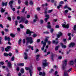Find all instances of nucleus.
<instances>
[{"label": "nucleus", "mask_w": 76, "mask_h": 76, "mask_svg": "<svg viewBox=\"0 0 76 76\" xmlns=\"http://www.w3.org/2000/svg\"><path fill=\"white\" fill-rule=\"evenodd\" d=\"M62 6V5H59L57 7L58 8V9H60V7H61Z\"/></svg>", "instance_id": "nucleus-43"}, {"label": "nucleus", "mask_w": 76, "mask_h": 76, "mask_svg": "<svg viewBox=\"0 0 76 76\" xmlns=\"http://www.w3.org/2000/svg\"><path fill=\"white\" fill-rule=\"evenodd\" d=\"M15 59L14 58V57H12L11 58L12 61H14Z\"/></svg>", "instance_id": "nucleus-56"}, {"label": "nucleus", "mask_w": 76, "mask_h": 76, "mask_svg": "<svg viewBox=\"0 0 76 76\" xmlns=\"http://www.w3.org/2000/svg\"><path fill=\"white\" fill-rule=\"evenodd\" d=\"M37 36V34H34L33 35V38H35V37H36Z\"/></svg>", "instance_id": "nucleus-34"}, {"label": "nucleus", "mask_w": 76, "mask_h": 76, "mask_svg": "<svg viewBox=\"0 0 76 76\" xmlns=\"http://www.w3.org/2000/svg\"><path fill=\"white\" fill-rule=\"evenodd\" d=\"M18 3L19 4H20V3H21V1L20 0H18Z\"/></svg>", "instance_id": "nucleus-58"}, {"label": "nucleus", "mask_w": 76, "mask_h": 76, "mask_svg": "<svg viewBox=\"0 0 76 76\" xmlns=\"http://www.w3.org/2000/svg\"><path fill=\"white\" fill-rule=\"evenodd\" d=\"M47 28L48 29H51V26L50 25V23H48V26H47Z\"/></svg>", "instance_id": "nucleus-14"}, {"label": "nucleus", "mask_w": 76, "mask_h": 76, "mask_svg": "<svg viewBox=\"0 0 76 76\" xmlns=\"http://www.w3.org/2000/svg\"><path fill=\"white\" fill-rule=\"evenodd\" d=\"M5 62H8L7 66L10 69H12V64H11L10 61L8 62V60L5 61Z\"/></svg>", "instance_id": "nucleus-3"}, {"label": "nucleus", "mask_w": 76, "mask_h": 76, "mask_svg": "<svg viewBox=\"0 0 76 76\" xmlns=\"http://www.w3.org/2000/svg\"><path fill=\"white\" fill-rule=\"evenodd\" d=\"M25 69L26 70H29L30 76H32V73H33V72L32 71V66H30L29 67H26Z\"/></svg>", "instance_id": "nucleus-1"}, {"label": "nucleus", "mask_w": 76, "mask_h": 76, "mask_svg": "<svg viewBox=\"0 0 76 76\" xmlns=\"http://www.w3.org/2000/svg\"><path fill=\"white\" fill-rule=\"evenodd\" d=\"M37 10L38 11H39L40 10V8L39 7H37Z\"/></svg>", "instance_id": "nucleus-62"}, {"label": "nucleus", "mask_w": 76, "mask_h": 76, "mask_svg": "<svg viewBox=\"0 0 76 76\" xmlns=\"http://www.w3.org/2000/svg\"><path fill=\"white\" fill-rule=\"evenodd\" d=\"M53 31H54V30L53 29H52L50 30L51 33H53Z\"/></svg>", "instance_id": "nucleus-57"}, {"label": "nucleus", "mask_w": 76, "mask_h": 76, "mask_svg": "<svg viewBox=\"0 0 76 76\" xmlns=\"http://www.w3.org/2000/svg\"><path fill=\"white\" fill-rule=\"evenodd\" d=\"M26 40L27 41V45L28 44V43L29 42L30 44H32L33 43V40H32V39L31 38H27L26 39Z\"/></svg>", "instance_id": "nucleus-4"}, {"label": "nucleus", "mask_w": 76, "mask_h": 76, "mask_svg": "<svg viewBox=\"0 0 76 76\" xmlns=\"http://www.w3.org/2000/svg\"><path fill=\"white\" fill-rule=\"evenodd\" d=\"M62 26L63 27V28H69V24L66 25L64 24H63L62 25Z\"/></svg>", "instance_id": "nucleus-13"}, {"label": "nucleus", "mask_w": 76, "mask_h": 76, "mask_svg": "<svg viewBox=\"0 0 76 76\" xmlns=\"http://www.w3.org/2000/svg\"><path fill=\"white\" fill-rule=\"evenodd\" d=\"M37 70H38V71H39H39H40L41 70V67H37Z\"/></svg>", "instance_id": "nucleus-40"}, {"label": "nucleus", "mask_w": 76, "mask_h": 76, "mask_svg": "<svg viewBox=\"0 0 76 76\" xmlns=\"http://www.w3.org/2000/svg\"><path fill=\"white\" fill-rule=\"evenodd\" d=\"M23 22H24V23L25 24H28V20H25Z\"/></svg>", "instance_id": "nucleus-24"}, {"label": "nucleus", "mask_w": 76, "mask_h": 76, "mask_svg": "<svg viewBox=\"0 0 76 76\" xmlns=\"http://www.w3.org/2000/svg\"><path fill=\"white\" fill-rule=\"evenodd\" d=\"M68 73L66 72H64V76H69Z\"/></svg>", "instance_id": "nucleus-19"}, {"label": "nucleus", "mask_w": 76, "mask_h": 76, "mask_svg": "<svg viewBox=\"0 0 76 76\" xmlns=\"http://www.w3.org/2000/svg\"><path fill=\"white\" fill-rule=\"evenodd\" d=\"M47 43L48 45H50V44H51V42L50 41H48Z\"/></svg>", "instance_id": "nucleus-44"}, {"label": "nucleus", "mask_w": 76, "mask_h": 76, "mask_svg": "<svg viewBox=\"0 0 76 76\" xmlns=\"http://www.w3.org/2000/svg\"><path fill=\"white\" fill-rule=\"evenodd\" d=\"M12 53H9V54H8V56H10H10H12Z\"/></svg>", "instance_id": "nucleus-50"}, {"label": "nucleus", "mask_w": 76, "mask_h": 76, "mask_svg": "<svg viewBox=\"0 0 76 76\" xmlns=\"http://www.w3.org/2000/svg\"><path fill=\"white\" fill-rule=\"evenodd\" d=\"M61 45L62 48H66V46L65 45H63V43H61Z\"/></svg>", "instance_id": "nucleus-21"}, {"label": "nucleus", "mask_w": 76, "mask_h": 76, "mask_svg": "<svg viewBox=\"0 0 76 76\" xmlns=\"http://www.w3.org/2000/svg\"><path fill=\"white\" fill-rule=\"evenodd\" d=\"M0 27L1 28H3V26L1 24H0Z\"/></svg>", "instance_id": "nucleus-59"}, {"label": "nucleus", "mask_w": 76, "mask_h": 76, "mask_svg": "<svg viewBox=\"0 0 76 76\" xmlns=\"http://www.w3.org/2000/svg\"><path fill=\"white\" fill-rule=\"evenodd\" d=\"M20 72L22 73H24V69L22 68L21 69Z\"/></svg>", "instance_id": "nucleus-32"}, {"label": "nucleus", "mask_w": 76, "mask_h": 76, "mask_svg": "<svg viewBox=\"0 0 76 76\" xmlns=\"http://www.w3.org/2000/svg\"><path fill=\"white\" fill-rule=\"evenodd\" d=\"M7 19H8L9 20H11V18L10 17H8L7 18Z\"/></svg>", "instance_id": "nucleus-45"}, {"label": "nucleus", "mask_w": 76, "mask_h": 76, "mask_svg": "<svg viewBox=\"0 0 76 76\" xmlns=\"http://www.w3.org/2000/svg\"><path fill=\"white\" fill-rule=\"evenodd\" d=\"M43 34H49V33L48 31H45L43 32Z\"/></svg>", "instance_id": "nucleus-39"}, {"label": "nucleus", "mask_w": 76, "mask_h": 76, "mask_svg": "<svg viewBox=\"0 0 76 76\" xmlns=\"http://www.w3.org/2000/svg\"><path fill=\"white\" fill-rule=\"evenodd\" d=\"M4 56H8V54L7 53H4Z\"/></svg>", "instance_id": "nucleus-47"}, {"label": "nucleus", "mask_w": 76, "mask_h": 76, "mask_svg": "<svg viewBox=\"0 0 76 76\" xmlns=\"http://www.w3.org/2000/svg\"><path fill=\"white\" fill-rule=\"evenodd\" d=\"M25 19H26V18L22 17L21 18V20L19 21V23H21L22 22H24V20H25Z\"/></svg>", "instance_id": "nucleus-8"}, {"label": "nucleus", "mask_w": 76, "mask_h": 76, "mask_svg": "<svg viewBox=\"0 0 76 76\" xmlns=\"http://www.w3.org/2000/svg\"><path fill=\"white\" fill-rule=\"evenodd\" d=\"M28 48H31V50H34L33 49V48H34V47H33V46H32L31 47V46L30 45H29L28 46Z\"/></svg>", "instance_id": "nucleus-27"}, {"label": "nucleus", "mask_w": 76, "mask_h": 76, "mask_svg": "<svg viewBox=\"0 0 76 76\" xmlns=\"http://www.w3.org/2000/svg\"><path fill=\"white\" fill-rule=\"evenodd\" d=\"M0 64H1V65H3V64H4V63L3 62H0Z\"/></svg>", "instance_id": "nucleus-54"}, {"label": "nucleus", "mask_w": 76, "mask_h": 76, "mask_svg": "<svg viewBox=\"0 0 76 76\" xmlns=\"http://www.w3.org/2000/svg\"><path fill=\"white\" fill-rule=\"evenodd\" d=\"M52 72H54V70L51 69L50 71H49V73H51Z\"/></svg>", "instance_id": "nucleus-35"}, {"label": "nucleus", "mask_w": 76, "mask_h": 76, "mask_svg": "<svg viewBox=\"0 0 76 76\" xmlns=\"http://www.w3.org/2000/svg\"><path fill=\"white\" fill-rule=\"evenodd\" d=\"M10 48L11 47L10 46H8L7 48H5V50L6 51H8Z\"/></svg>", "instance_id": "nucleus-15"}, {"label": "nucleus", "mask_w": 76, "mask_h": 76, "mask_svg": "<svg viewBox=\"0 0 76 76\" xmlns=\"http://www.w3.org/2000/svg\"><path fill=\"white\" fill-rule=\"evenodd\" d=\"M29 4H30V5H32L33 4V2H32V1H30Z\"/></svg>", "instance_id": "nucleus-49"}, {"label": "nucleus", "mask_w": 76, "mask_h": 76, "mask_svg": "<svg viewBox=\"0 0 76 76\" xmlns=\"http://www.w3.org/2000/svg\"><path fill=\"white\" fill-rule=\"evenodd\" d=\"M63 3H64V2L63 1H61V2H60V4H63Z\"/></svg>", "instance_id": "nucleus-60"}, {"label": "nucleus", "mask_w": 76, "mask_h": 76, "mask_svg": "<svg viewBox=\"0 0 76 76\" xmlns=\"http://www.w3.org/2000/svg\"><path fill=\"white\" fill-rule=\"evenodd\" d=\"M64 12V13H67V12H68V10H65Z\"/></svg>", "instance_id": "nucleus-51"}, {"label": "nucleus", "mask_w": 76, "mask_h": 76, "mask_svg": "<svg viewBox=\"0 0 76 76\" xmlns=\"http://www.w3.org/2000/svg\"><path fill=\"white\" fill-rule=\"evenodd\" d=\"M63 35V34L61 32H58V34L57 35V38H59L60 37H61V36H62Z\"/></svg>", "instance_id": "nucleus-10"}, {"label": "nucleus", "mask_w": 76, "mask_h": 76, "mask_svg": "<svg viewBox=\"0 0 76 76\" xmlns=\"http://www.w3.org/2000/svg\"><path fill=\"white\" fill-rule=\"evenodd\" d=\"M34 18L35 19H36V20L38 19V17H37V15H36L35 16H34Z\"/></svg>", "instance_id": "nucleus-48"}, {"label": "nucleus", "mask_w": 76, "mask_h": 76, "mask_svg": "<svg viewBox=\"0 0 76 76\" xmlns=\"http://www.w3.org/2000/svg\"><path fill=\"white\" fill-rule=\"evenodd\" d=\"M25 7H24L23 9L22 10V13H23V12H25Z\"/></svg>", "instance_id": "nucleus-46"}, {"label": "nucleus", "mask_w": 76, "mask_h": 76, "mask_svg": "<svg viewBox=\"0 0 76 76\" xmlns=\"http://www.w3.org/2000/svg\"><path fill=\"white\" fill-rule=\"evenodd\" d=\"M39 75L40 76L42 75V76H45V72H40L39 73Z\"/></svg>", "instance_id": "nucleus-7"}, {"label": "nucleus", "mask_w": 76, "mask_h": 76, "mask_svg": "<svg viewBox=\"0 0 76 76\" xmlns=\"http://www.w3.org/2000/svg\"><path fill=\"white\" fill-rule=\"evenodd\" d=\"M33 33V32L31 31H29V30L28 29L27 30V31H26V34H29L28 36H30L31 35V34Z\"/></svg>", "instance_id": "nucleus-6"}, {"label": "nucleus", "mask_w": 76, "mask_h": 76, "mask_svg": "<svg viewBox=\"0 0 76 76\" xmlns=\"http://www.w3.org/2000/svg\"><path fill=\"white\" fill-rule=\"evenodd\" d=\"M44 41H45V42H44V41H43V42H45L46 44V43H47V42H48V39H45L44 40Z\"/></svg>", "instance_id": "nucleus-31"}, {"label": "nucleus", "mask_w": 76, "mask_h": 76, "mask_svg": "<svg viewBox=\"0 0 76 76\" xmlns=\"http://www.w3.org/2000/svg\"><path fill=\"white\" fill-rule=\"evenodd\" d=\"M53 43L54 44H57L58 43V41H56L55 40H53Z\"/></svg>", "instance_id": "nucleus-23"}, {"label": "nucleus", "mask_w": 76, "mask_h": 76, "mask_svg": "<svg viewBox=\"0 0 76 76\" xmlns=\"http://www.w3.org/2000/svg\"><path fill=\"white\" fill-rule=\"evenodd\" d=\"M53 57H54V55H52L51 56V59L52 60H53Z\"/></svg>", "instance_id": "nucleus-38"}, {"label": "nucleus", "mask_w": 76, "mask_h": 76, "mask_svg": "<svg viewBox=\"0 0 76 76\" xmlns=\"http://www.w3.org/2000/svg\"><path fill=\"white\" fill-rule=\"evenodd\" d=\"M4 11H5L4 10V9H3V8H1V13H3V12H4Z\"/></svg>", "instance_id": "nucleus-28"}, {"label": "nucleus", "mask_w": 76, "mask_h": 76, "mask_svg": "<svg viewBox=\"0 0 76 76\" xmlns=\"http://www.w3.org/2000/svg\"><path fill=\"white\" fill-rule=\"evenodd\" d=\"M25 56L24 58L25 60H27L28 59V54L26 53H24Z\"/></svg>", "instance_id": "nucleus-16"}, {"label": "nucleus", "mask_w": 76, "mask_h": 76, "mask_svg": "<svg viewBox=\"0 0 76 76\" xmlns=\"http://www.w3.org/2000/svg\"><path fill=\"white\" fill-rule=\"evenodd\" d=\"M74 63V61L73 60L71 61H70V64L71 65H73Z\"/></svg>", "instance_id": "nucleus-25"}, {"label": "nucleus", "mask_w": 76, "mask_h": 76, "mask_svg": "<svg viewBox=\"0 0 76 76\" xmlns=\"http://www.w3.org/2000/svg\"><path fill=\"white\" fill-rule=\"evenodd\" d=\"M48 63L47 62H45L44 63L42 64V67L44 68V67H46L47 66H48Z\"/></svg>", "instance_id": "nucleus-11"}, {"label": "nucleus", "mask_w": 76, "mask_h": 76, "mask_svg": "<svg viewBox=\"0 0 76 76\" xmlns=\"http://www.w3.org/2000/svg\"><path fill=\"white\" fill-rule=\"evenodd\" d=\"M59 46H57L56 47H55V50L56 51H57V50H58V47H59Z\"/></svg>", "instance_id": "nucleus-29"}, {"label": "nucleus", "mask_w": 76, "mask_h": 76, "mask_svg": "<svg viewBox=\"0 0 76 76\" xmlns=\"http://www.w3.org/2000/svg\"><path fill=\"white\" fill-rule=\"evenodd\" d=\"M67 59H65L63 61L62 69H63V70L65 69V68H66V65H67Z\"/></svg>", "instance_id": "nucleus-2"}, {"label": "nucleus", "mask_w": 76, "mask_h": 76, "mask_svg": "<svg viewBox=\"0 0 76 76\" xmlns=\"http://www.w3.org/2000/svg\"><path fill=\"white\" fill-rule=\"evenodd\" d=\"M41 43L42 44H43V47L42 48H41V50L42 51H43L44 49V48L45 47V45H46V43L45 42H43V41H42L41 42Z\"/></svg>", "instance_id": "nucleus-5"}, {"label": "nucleus", "mask_w": 76, "mask_h": 76, "mask_svg": "<svg viewBox=\"0 0 76 76\" xmlns=\"http://www.w3.org/2000/svg\"><path fill=\"white\" fill-rule=\"evenodd\" d=\"M7 76H11V75L10 73H8L7 75Z\"/></svg>", "instance_id": "nucleus-63"}, {"label": "nucleus", "mask_w": 76, "mask_h": 76, "mask_svg": "<svg viewBox=\"0 0 76 76\" xmlns=\"http://www.w3.org/2000/svg\"><path fill=\"white\" fill-rule=\"evenodd\" d=\"M25 4L26 6H28V1H26L25 2Z\"/></svg>", "instance_id": "nucleus-26"}, {"label": "nucleus", "mask_w": 76, "mask_h": 76, "mask_svg": "<svg viewBox=\"0 0 76 76\" xmlns=\"http://www.w3.org/2000/svg\"><path fill=\"white\" fill-rule=\"evenodd\" d=\"M10 37H12V38H14V37H15V34H13V33H11L10 34Z\"/></svg>", "instance_id": "nucleus-20"}, {"label": "nucleus", "mask_w": 76, "mask_h": 76, "mask_svg": "<svg viewBox=\"0 0 76 76\" xmlns=\"http://www.w3.org/2000/svg\"><path fill=\"white\" fill-rule=\"evenodd\" d=\"M73 29L74 31H76V25H74V26Z\"/></svg>", "instance_id": "nucleus-36"}, {"label": "nucleus", "mask_w": 76, "mask_h": 76, "mask_svg": "<svg viewBox=\"0 0 76 76\" xmlns=\"http://www.w3.org/2000/svg\"><path fill=\"white\" fill-rule=\"evenodd\" d=\"M7 2L4 3V2H2V3L1 5L2 6H7Z\"/></svg>", "instance_id": "nucleus-17"}, {"label": "nucleus", "mask_w": 76, "mask_h": 76, "mask_svg": "<svg viewBox=\"0 0 76 76\" xmlns=\"http://www.w3.org/2000/svg\"><path fill=\"white\" fill-rule=\"evenodd\" d=\"M48 18H47L45 19L44 20H45V22H47V20H48Z\"/></svg>", "instance_id": "nucleus-53"}, {"label": "nucleus", "mask_w": 76, "mask_h": 76, "mask_svg": "<svg viewBox=\"0 0 76 76\" xmlns=\"http://www.w3.org/2000/svg\"><path fill=\"white\" fill-rule=\"evenodd\" d=\"M21 41H22V39H20L19 41H18V44H20V43H21Z\"/></svg>", "instance_id": "nucleus-30"}, {"label": "nucleus", "mask_w": 76, "mask_h": 76, "mask_svg": "<svg viewBox=\"0 0 76 76\" xmlns=\"http://www.w3.org/2000/svg\"><path fill=\"white\" fill-rule=\"evenodd\" d=\"M72 70V68H70L69 70L67 71V72H70L71 71V70Z\"/></svg>", "instance_id": "nucleus-61"}, {"label": "nucleus", "mask_w": 76, "mask_h": 76, "mask_svg": "<svg viewBox=\"0 0 76 76\" xmlns=\"http://www.w3.org/2000/svg\"><path fill=\"white\" fill-rule=\"evenodd\" d=\"M15 26H17L18 25V21H15Z\"/></svg>", "instance_id": "nucleus-52"}, {"label": "nucleus", "mask_w": 76, "mask_h": 76, "mask_svg": "<svg viewBox=\"0 0 76 76\" xmlns=\"http://www.w3.org/2000/svg\"><path fill=\"white\" fill-rule=\"evenodd\" d=\"M13 1H10L9 3V4L10 6V7L11 9L13 8V6H12V4H13Z\"/></svg>", "instance_id": "nucleus-9"}, {"label": "nucleus", "mask_w": 76, "mask_h": 76, "mask_svg": "<svg viewBox=\"0 0 76 76\" xmlns=\"http://www.w3.org/2000/svg\"><path fill=\"white\" fill-rule=\"evenodd\" d=\"M16 70L17 71H19V67H17L16 69Z\"/></svg>", "instance_id": "nucleus-64"}, {"label": "nucleus", "mask_w": 76, "mask_h": 76, "mask_svg": "<svg viewBox=\"0 0 76 76\" xmlns=\"http://www.w3.org/2000/svg\"><path fill=\"white\" fill-rule=\"evenodd\" d=\"M61 58H62V57L61 56H60L58 57V59H61Z\"/></svg>", "instance_id": "nucleus-55"}, {"label": "nucleus", "mask_w": 76, "mask_h": 76, "mask_svg": "<svg viewBox=\"0 0 76 76\" xmlns=\"http://www.w3.org/2000/svg\"><path fill=\"white\" fill-rule=\"evenodd\" d=\"M39 55H38L36 56V59L37 61H39Z\"/></svg>", "instance_id": "nucleus-18"}, {"label": "nucleus", "mask_w": 76, "mask_h": 76, "mask_svg": "<svg viewBox=\"0 0 76 76\" xmlns=\"http://www.w3.org/2000/svg\"><path fill=\"white\" fill-rule=\"evenodd\" d=\"M63 41H64V43H65V44H66V39H63Z\"/></svg>", "instance_id": "nucleus-41"}, {"label": "nucleus", "mask_w": 76, "mask_h": 76, "mask_svg": "<svg viewBox=\"0 0 76 76\" xmlns=\"http://www.w3.org/2000/svg\"><path fill=\"white\" fill-rule=\"evenodd\" d=\"M18 66H24V64L23 63H20L18 64Z\"/></svg>", "instance_id": "nucleus-22"}, {"label": "nucleus", "mask_w": 76, "mask_h": 76, "mask_svg": "<svg viewBox=\"0 0 76 76\" xmlns=\"http://www.w3.org/2000/svg\"><path fill=\"white\" fill-rule=\"evenodd\" d=\"M45 17L47 18H48V19H49V15H45Z\"/></svg>", "instance_id": "nucleus-42"}, {"label": "nucleus", "mask_w": 76, "mask_h": 76, "mask_svg": "<svg viewBox=\"0 0 76 76\" xmlns=\"http://www.w3.org/2000/svg\"><path fill=\"white\" fill-rule=\"evenodd\" d=\"M75 45V43L74 42H72L69 44V47H73Z\"/></svg>", "instance_id": "nucleus-12"}, {"label": "nucleus", "mask_w": 76, "mask_h": 76, "mask_svg": "<svg viewBox=\"0 0 76 76\" xmlns=\"http://www.w3.org/2000/svg\"><path fill=\"white\" fill-rule=\"evenodd\" d=\"M20 26L21 28H24V26L22 25V24H20Z\"/></svg>", "instance_id": "nucleus-33"}, {"label": "nucleus", "mask_w": 76, "mask_h": 76, "mask_svg": "<svg viewBox=\"0 0 76 76\" xmlns=\"http://www.w3.org/2000/svg\"><path fill=\"white\" fill-rule=\"evenodd\" d=\"M53 12V10H50L48 11V13H51Z\"/></svg>", "instance_id": "nucleus-37"}]
</instances>
